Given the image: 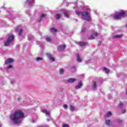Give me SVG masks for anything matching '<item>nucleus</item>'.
Listing matches in <instances>:
<instances>
[{
	"instance_id": "obj_1",
	"label": "nucleus",
	"mask_w": 127,
	"mask_h": 127,
	"mask_svg": "<svg viewBox=\"0 0 127 127\" xmlns=\"http://www.w3.org/2000/svg\"><path fill=\"white\" fill-rule=\"evenodd\" d=\"M24 118V114L21 110H17L10 116V120L13 124L19 125L21 124L22 120Z\"/></svg>"
},
{
	"instance_id": "obj_2",
	"label": "nucleus",
	"mask_w": 127,
	"mask_h": 127,
	"mask_svg": "<svg viewBox=\"0 0 127 127\" xmlns=\"http://www.w3.org/2000/svg\"><path fill=\"white\" fill-rule=\"evenodd\" d=\"M75 13L77 15H80V14H81L83 19L87 20V21H90L91 20V17H90V14H89V13L87 12H80L76 11Z\"/></svg>"
},
{
	"instance_id": "obj_3",
	"label": "nucleus",
	"mask_w": 127,
	"mask_h": 127,
	"mask_svg": "<svg viewBox=\"0 0 127 127\" xmlns=\"http://www.w3.org/2000/svg\"><path fill=\"white\" fill-rule=\"evenodd\" d=\"M127 11L122 10L118 13V14L115 15L113 16L114 19H122L123 16H126Z\"/></svg>"
},
{
	"instance_id": "obj_4",
	"label": "nucleus",
	"mask_w": 127,
	"mask_h": 127,
	"mask_svg": "<svg viewBox=\"0 0 127 127\" xmlns=\"http://www.w3.org/2000/svg\"><path fill=\"white\" fill-rule=\"evenodd\" d=\"M13 39H14V36L12 35H8L7 41L4 43L5 46H8L13 41Z\"/></svg>"
},
{
	"instance_id": "obj_5",
	"label": "nucleus",
	"mask_w": 127,
	"mask_h": 127,
	"mask_svg": "<svg viewBox=\"0 0 127 127\" xmlns=\"http://www.w3.org/2000/svg\"><path fill=\"white\" fill-rule=\"evenodd\" d=\"M47 57L51 60V61H53V62H54L55 61V58H54V57L53 55H51V54H47Z\"/></svg>"
},
{
	"instance_id": "obj_6",
	"label": "nucleus",
	"mask_w": 127,
	"mask_h": 127,
	"mask_svg": "<svg viewBox=\"0 0 127 127\" xmlns=\"http://www.w3.org/2000/svg\"><path fill=\"white\" fill-rule=\"evenodd\" d=\"M13 62H14V60L9 58L5 61V64H10V63H13Z\"/></svg>"
},
{
	"instance_id": "obj_7",
	"label": "nucleus",
	"mask_w": 127,
	"mask_h": 127,
	"mask_svg": "<svg viewBox=\"0 0 127 127\" xmlns=\"http://www.w3.org/2000/svg\"><path fill=\"white\" fill-rule=\"evenodd\" d=\"M97 36H98V33H94L88 38V39H89V40H92V39H94L95 37H97Z\"/></svg>"
},
{
	"instance_id": "obj_8",
	"label": "nucleus",
	"mask_w": 127,
	"mask_h": 127,
	"mask_svg": "<svg viewBox=\"0 0 127 127\" xmlns=\"http://www.w3.org/2000/svg\"><path fill=\"white\" fill-rule=\"evenodd\" d=\"M65 48H66L65 45H61L58 47V49L59 51H63Z\"/></svg>"
},
{
	"instance_id": "obj_9",
	"label": "nucleus",
	"mask_w": 127,
	"mask_h": 127,
	"mask_svg": "<svg viewBox=\"0 0 127 127\" xmlns=\"http://www.w3.org/2000/svg\"><path fill=\"white\" fill-rule=\"evenodd\" d=\"M69 109L71 112H75V111H77L76 107L72 104L69 105Z\"/></svg>"
},
{
	"instance_id": "obj_10",
	"label": "nucleus",
	"mask_w": 127,
	"mask_h": 127,
	"mask_svg": "<svg viewBox=\"0 0 127 127\" xmlns=\"http://www.w3.org/2000/svg\"><path fill=\"white\" fill-rule=\"evenodd\" d=\"M105 125L108 127H111V125H112V122H111L110 120H106L105 121Z\"/></svg>"
},
{
	"instance_id": "obj_11",
	"label": "nucleus",
	"mask_w": 127,
	"mask_h": 127,
	"mask_svg": "<svg viewBox=\"0 0 127 127\" xmlns=\"http://www.w3.org/2000/svg\"><path fill=\"white\" fill-rule=\"evenodd\" d=\"M64 16H65V17H67V18H69V14H70V11H69L68 10H64Z\"/></svg>"
},
{
	"instance_id": "obj_12",
	"label": "nucleus",
	"mask_w": 127,
	"mask_h": 127,
	"mask_svg": "<svg viewBox=\"0 0 127 127\" xmlns=\"http://www.w3.org/2000/svg\"><path fill=\"white\" fill-rule=\"evenodd\" d=\"M43 113H44V114H45V115H46L47 116H50V111H48L46 109H44L42 110Z\"/></svg>"
},
{
	"instance_id": "obj_13",
	"label": "nucleus",
	"mask_w": 127,
	"mask_h": 127,
	"mask_svg": "<svg viewBox=\"0 0 127 127\" xmlns=\"http://www.w3.org/2000/svg\"><path fill=\"white\" fill-rule=\"evenodd\" d=\"M15 30H18V34L19 36H21V34H22V29L16 28Z\"/></svg>"
},
{
	"instance_id": "obj_14",
	"label": "nucleus",
	"mask_w": 127,
	"mask_h": 127,
	"mask_svg": "<svg viewBox=\"0 0 127 127\" xmlns=\"http://www.w3.org/2000/svg\"><path fill=\"white\" fill-rule=\"evenodd\" d=\"M83 85V84H82V82L81 81L78 82V84L77 85L75 86V89H80L81 87Z\"/></svg>"
},
{
	"instance_id": "obj_15",
	"label": "nucleus",
	"mask_w": 127,
	"mask_h": 127,
	"mask_svg": "<svg viewBox=\"0 0 127 127\" xmlns=\"http://www.w3.org/2000/svg\"><path fill=\"white\" fill-rule=\"evenodd\" d=\"M76 81V79L75 78H69L67 80V83H74Z\"/></svg>"
},
{
	"instance_id": "obj_16",
	"label": "nucleus",
	"mask_w": 127,
	"mask_h": 127,
	"mask_svg": "<svg viewBox=\"0 0 127 127\" xmlns=\"http://www.w3.org/2000/svg\"><path fill=\"white\" fill-rule=\"evenodd\" d=\"M76 57L78 62H82V59L80 57V55H79V54H76Z\"/></svg>"
},
{
	"instance_id": "obj_17",
	"label": "nucleus",
	"mask_w": 127,
	"mask_h": 127,
	"mask_svg": "<svg viewBox=\"0 0 127 127\" xmlns=\"http://www.w3.org/2000/svg\"><path fill=\"white\" fill-rule=\"evenodd\" d=\"M34 2V0H27L26 3H28L29 4H33Z\"/></svg>"
},
{
	"instance_id": "obj_18",
	"label": "nucleus",
	"mask_w": 127,
	"mask_h": 127,
	"mask_svg": "<svg viewBox=\"0 0 127 127\" xmlns=\"http://www.w3.org/2000/svg\"><path fill=\"white\" fill-rule=\"evenodd\" d=\"M43 60V58L40 57H37L36 58V61L37 62H39V61H42Z\"/></svg>"
},
{
	"instance_id": "obj_19",
	"label": "nucleus",
	"mask_w": 127,
	"mask_h": 127,
	"mask_svg": "<svg viewBox=\"0 0 127 127\" xmlns=\"http://www.w3.org/2000/svg\"><path fill=\"white\" fill-rule=\"evenodd\" d=\"M111 116H112V112H111L107 113L105 115V117H106L107 118H110V117H111Z\"/></svg>"
},
{
	"instance_id": "obj_20",
	"label": "nucleus",
	"mask_w": 127,
	"mask_h": 127,
	"mask_svg": "<svg viewBox=\"0 0 127 127\" xmlns=\"http://www.w3.org/2000/svg\"><path fill=\"white\" fill-rule=\"evenodd\" d=\"M51 31L52 33H53V34H55V33H56V32H57V30L54 28H53L51 29Z\"/></svg>"
},
{
	"instance_id": "obj_21",
	"label": "nucleus",
	"mask_w": 127,
	"mask_h": 127,
	"mask_svg": "<svg viewBox=\"0 0 127 127\" xmlns=\"http://www.w3.org/2000/svg\"><path fill=\"white\" fill-rule=\"evenodd\" d=\"M87 45V43H85L83 42H79V45H80V46H85V45Z\"/></svg>"
},
{
	"instance_id": "obj_22",
	"label": "nucleus",
	"mask_w": 127,
	"mask_h": 127,
	"mask_svg": "<svg viewBox=\"0 0 127 127\" xmlns=\"http://www.w3.org/2000/svg\"><path fill=\"white\" fill-rule=\"evenodd\" d=\"M116 122H117V124H118V125H121V124H122V123H123V120H122L121 119H117Z\"/></svg>"
},
{
	"instance_id": "obj_23",
	"label": "nucleus",
	"mask_w": 127,
	"mask_h": 127,
	"mask_svg": "<svg viewBox=\"0 0 127 127\" xmlns=\"http://www.w3.org/2000/svg\"><path fill=\"white\" fill-rule=\"evenodd\" d=\"M114 38H122L123 37V35H117L114 36Z\"/></svg>"
},
{
	"instance_id": "obj_24",
	"label": "nucleus",
	"mask_w": 127,
	"mask_h": 127,
	"mask_svg": "<svg viewBox=\"0 0 127 127\" xmlns=\"http://www.w3.org/2000/svg\"><path fill=\"white\" fill-rule=\"evenodd\" d=\"M46 16V15L45 14H42L40 18V19L39 20V21H41V19L45 17Z\"/></svg>"
},
{
	"instance_id": "obj_25",
	"label": "nucleus",
	"mask_w": 127,
	"mask_h": 127,
	"mask_svg": "<svg viewBox=\"0 0 127 127\" xmlns=\"http://www.w3.org/2000/svg\"><path fill=\"white\" fill-rule=\"evenodd\" d=\"M61 16H62V15L60 14H57L56 16V18H57V19H59V18H60Z\"/></svg>"
},
{
	"instance_id": "obj_26",
	"label": "nucleus",
	"mask_w": 127,
	"mask_h": 127,
	"mask_svg": "<svg viewBox=\"0 0 127 127\" xmlns=\"http://www.w3.org/2000/svg\"><path fill=\"white\" fill-rule=\"evenodd\" d=\"M60 74L61 75L64 74V69H63V68H61L60 69Z\"/></svg>"
},
{
	"instance_id": "obj_27",
	"label": "nucleus",
	"mask_w": 127,
	"mask_h": 127,
	"mask_svg": "<svg viewBox=\"0 0 127 127\" xmlns=\"http://www.w3.org/2000/svg\"><path fill=\"white\" fill-rule=\"evenodd\" d=\"M103 69H104V71H105L106 73H109L110 72V70L109 69V68L104 67Z\"/></svg>"
},
{
	"instance_id": "obj_28",
	"label": "nucleus",
	"mask_w": 127,
	"mask_h": 127,
	"mask_svg": "<svg viewBox=\"0 0 127 127\" xmlns=\"http://www.w3.org/2000/svg\"><path fill=\"white\" fill-rule=\"evenodd\" d=\"M96 82L94 81L93 82V89H96Z\"/></svg>"
},
{
	"instance_id": "obj_29",
	"label": "nucleus",
	"mask_w": 127,
	"mask_h": 127,
	"mask_svg": "<svg viewBox=\"0 0 127 127\" xmlns=\"http://www.w3.org/2000/svg\"><path fill=\"white\" fill-rule=\"evenodd\" d=\"M46 40H47V41H48V42H50V41H51V38L47 37L46 38Z\"/></svg>"
},
{
	"instance_id": "obj_30",
	"label": "nucleus",
	"mask_w": 127,
	"mask_h": 127,
	"mask_svg": "<svg viewBox=\"0 0 127 127\" xmlns=\"http://www.w3.org/2000/svg\"><path fill=\"white\" fill-rule=\"evenodd\" d=\"M13 67L12 65H9L7 67V69H12Z\"/></svg>"
},
{
	"instance_id": "obj_31",
	"label": "nucleus",
	"mask_w": 127,
	"mask_h": 127,
	"mask_svg": "<svg viewBox=\"0 0 127 127\" xmlns=\"http://www.w3.org/2000/svg\"><path fill=\"white\" fill-rule=\"evenodd\" d=\"M120 108H123L124 107V103L121 102L119 104Z\"/></svg>"
},
{
	"instance_id": "obj_32",
	"label": "nucleus",
	"mask_w": 127,
	"mask_h": 127,
	"mask_svg": "<svg viewBox=\"0 0 127 127\" xmlns=\"http://www.w3.org/2000/svg\"><path fill=\"white\" fill-rule=\"evenodd\" d=\"M64 109H68V106H67V105H64Z\"/></svg>"
},
{
	"instance_id": "obj_33",
	"label": "nucleus",
	"mask_w": 127,
	"mask_h": 127,
	"mask_svg": "<svg viewBox=\"0 0 127 127\" xmlns=\"http://www.w3.org/2000/svg\"><path fill=\"white\" fill-rule=\"evenodd\" d=\"M86 30V28H82L81 31L82 32H85V31Z\"/></svg>"
},
{
	"instance_id": "obj_34",
	"label": "nucleus",
	"mask_w": 127,
	"mask_h": 127,
	"mask_svg": "<svg viewBox=\"0 0 127 127\" xmlns=\"http://www.w3.org/2000/svg\"><path fill=\"white\" fill-rule=\"evenodd\" d=\"M126 109H123V110H122V113H123V114H125V113H126Z\"/></svg>"
},
{
	"instance_id": "obj_35",
	"label": "nucleus",
	"mask_w": 127,
	"mask_h": 127,
	"mask_svg": "<svg viewBox=\"0 0 127 127\" xmlns=\"http://www.w3.org/2000/svg\"><path fill=\"white\" fill-rule=\"evenodd\" d=\"M48 122H49V121H50V120H51V118L50 117H48L47 119Z\"/></svg>"
},
{
	"instance_id": "obj_36",
	"label": "nucleus",
	"mask_w": 127,
	"mask_h": 127,
	"mask_svg": "<svg viewBox=\"0 0 127 127\" xmlns=\"http://www.w3.org/2000/svg\"><path fill=\"white\" fill-rule=\"evenodd\" d=\"M31 122H32V123H35V122H36V120H34V119H32Z\"/></svg>"
},
{
	"instance_id": "obj_37",
	"label": "nucleus",
	"mask_w": 127,
	"mask_h": 127,
	"mask_svg": "<svg viewBox=\"0 0 127 127\" xmlns=\"http://www.w3.org/2000/svg\"><path fill=\"white\" fill-rule=\"evenodd\" d=\"M63 127H69V126H68V125H64L63 126Z\"/></svg>"
},
{
	"instance_id": "obj_38",
	"label": "nucleus",
	"mask_w": 127,
	"mask_h": 127,
	"mask_svg": "<svg viewBox=\"0 0 127 127\" xmlns=\"http://www.w3.org/2000/svg\"><path fill=\"white\" fill-rule=\"evenodd\" d=\"M2 126V125H1V124H0V127H1Z\"/></svg>"
},
{
	"instance_id": "obj_39",
	"label": "nucleus",
	"mask_w": 127,
	"mask_h": 127,
	"mask_svg": "<svg viewBox=\"0 0 127 127\" xmlns=\"http://www.w3.org/2000/svg\"><path fill=\"white\" fill-rule=\"evenodd\" d=\"M38 127H44L43 126H38Z\"/></svg>"
},
{
	"instance_id": "obj_40",
	"label": "nucleus",
	"mask_w": 127,
	"mask_h": 127,
	"mask_svg": "<svg viewBox=\"0 0 127 127\" xmlns=\"http://www.w3.org/2000/svg\"><path fill=\"white\" fill-rule=\"evenodd\" d=\"M18 101H19V98H18Z\"/></svg>"
},
{
	"instance_id": "obj_41",
	"label": "nucleus",
	"mask_w": 127,
	"mask_h": 127,
	"mask_svg": "<svg viewBox=\"0 0 127 127\" xmlns=\"http://www.w3.org/2000/svg\"><path fill=\"white\" fill-rule=\"evenodd\" d=\"M126 26H127V25H126Z\"/></svg>"
}]
</instances>
